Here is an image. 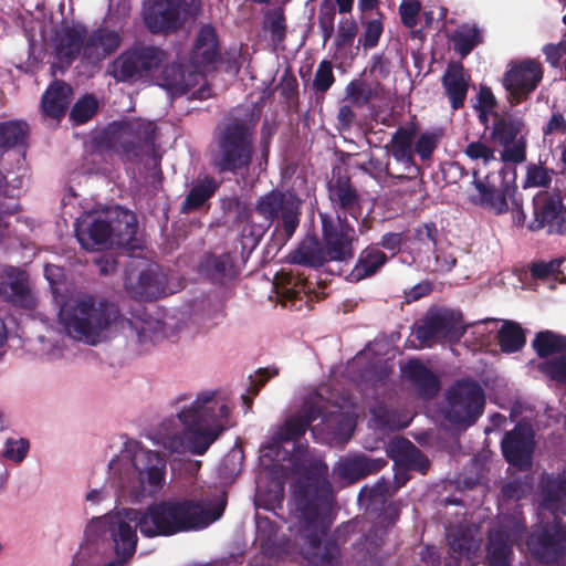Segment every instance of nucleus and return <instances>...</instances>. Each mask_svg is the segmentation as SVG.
I'll use <instances>...</instances> for the list:
<instances>
[{
    "label": "nucleus",
    "mask_w": 566,
    "mask_h": 566,
    "mask_svg": "<svg viewBox=\"0 0 566 566\" xmlns=\"http://www.w3.org/2000/svg\"><path fill=\"white\" fill-rule=\"evenodd\" d=\"M287 261L291 264H297L318 269L328 263L327 254L323 240L315 234L306 235L298 245L289 253Z\"/></svg>",
    "instance_id": "obj_36"
},
{
    "label": "nucleus",
    "mask_w": 566,
    "mask_h": 566,
    "mask_svg": "<svg viewBox=\"0 0 566 566\" xmlns=\"http://www.w3.org/2000/svg\"><path fill=\"white\" fill-rule=\"evenodd\" d=\"M220 59L218 38L211 24H202L197 33L195 44L189 54L190 65L195 70L203 72Z\"/></svg>",
    "instance_id": "obj_31"
},
{
    "label": "nucleus",
    "mask_w": 566,
    "mask_h": 566,
    "mask_svg": "<svg viewBox=\"0 0 566 566\" xmlns=\"http://www.w3.org/2000/svg\"><path fill=\"white\" fill-rule=\"evenodd\" d=\"M555 171L541 164H528L523 181V188H549Z\"/></svg>",
    "instance_id": "obj_55"
},
{
    "label": "nucleus",
    "mask_w": 566,
    "mask_h": 566,
    "mask_svg": "<svg viewBox=\"0 0 566 566\" xmlns=\"http://www.w3.org/2000/svg\"><path fill=\"white\" fill-rule=\"evenodd\" d=\"M72 99V87L62 81H54L41 98L42 111L52 118L63 116Z\"/></svg>",
    "instance_id": "obj_41"
},
{
    "label": "nucleus",
    "mask_w": 566,
    "mask_h": 566,
    "mask_svg": "<svg viewBox=\"0 0 566 566\" xmlns=\"http://www.w3.org/2000/svg\"><path fill=\"white\" fill-rule=\"evenodd\" d=\"M539 507L548 511L553 518L566 514V475L546 474L539 483Z\"/></svg>",
    "instance_id": "obj_32"
},
{
    "label": "nucleus",
    "mask_w": 566,
    "mask_h": 566,
    "mask_svg": "<svg viewBox=\"0 0 566 566\" xmlns=\"http://www.w3.org/2000/svg\"><path fill=\"white\" fill-rule=\"evenodd\" d=\"M124 286L133 298L153 302L167 295V276L157 265L149 264L137 275L132 271L127 272Z\"/></svg>",
    "instance_id": "obj_27"
},
{
    "label": "nucleus",
    "mask_w": 566,
    "mask_h": 566,
    "mask_svg": "<svg viewBox=\"0 0 566 566\" xmlns=\"http://www.w3.org/2000/svg\"><path fill=\"white\" fill-rule=\"evenodd\" d=\"M401 449V458L395 461L398 465L403 463L406 469H418L424 471L428 468V460L422 452L409 440L402 439L398 442Z\"/></svg>",
    "instance_id": "obj_54"
},
{
    "label": "nucleus",
    "mask_w": 566,
    "mask_h": 566,
    "mask_svg": "<svg viewBox=\"0 0 566 566\" xmlns=\"http://www.w3.org/2000/svg\"><path fill=\"white\" fill-rule=\"evenodd\" d=\"M345 96L353 105L360 107L371 101L373 88L367 82L360 78H355L347 84L345 88Z\"/></svg>",
    "instance_id": "obj_57"
},
{
    "label": "nucleus",
    "mask_w": 566,
    "mask_h": 566,
    "mask_svg": "<svg viewBox=\"0 0 566 566\" xmlns=\"http://www.w3.org/2000/svg\"><path fill=\"white\" fill-rule=\"evenodd\" d=\"M52 43L61 63L70 66L80 55L81 72L92 76L101 69L106 55V28L99 27L87 35L86 28L80 22L62 23L55 28Z\"/></svg>",
    "instance_id": "obj_6"
},
{
    "label": "nucleus",
    "mask_w": 566,
    "mask_h": 566,
    "mask_svg": "<svg viewBox=\"0 0 566 566\" xmlns=\"http://www.w3.org/2000/svg\"><path fill=\"white\" fill-rule=\"evenodd\" d=\"M536 354L544 358L546 356L566 350V336L552 331L538 332L532 342Z\"/></svg>",
    "instance_id": "obj_48"
},
{
    "label": "nucleus",
    "mask_w": 566,
    "mask_h": 566,
    "mask_svg": "<svg viewBox=\"0 0 566 566\" xmlns=\"http://www.w3.org/2000/svg\"><path fill=\"white\" fill-rule=\"evenodd\" d=\"M71 566H106V515L87 520Z\"/></svg>",
    "instance_id": "obj_23"
},
{
    "label": "nucleus",
    "mask_w": 566,
    "mask_h": 566,
    "mask_svg": "<svg viewBox=\"0 0 566 566\" xmlns=\"http://www.w3.org/2000/svg\"><path fill=\"white\" fill-rule=\"evenodd\" d=\"M464 155L472 161L481 163L484 167L492 164H500L495 157V150L481 140H473L467 144L463 149Z\"/></svg>",
    "instance_id": "obj_56"
},
{
    "label": "nucleus",
    "mask_w": 566,
    "mask_h": 566,
    "mask_svg": "<svg viewBox=\"0 0 566 566\" xmlns=\"http://www.w3.org/2000/svg\"><path fill=\"white\" fill-rule=\"evenodd\" d=\"M169 52L161 46L135 44L112 63L108 75H112L117 82L148 83L169 61Z\"/></svg>",
    "instance_id": "obj_12"
},
{
    "label": "nucleus",
    "mask_w": 566,
    "mask_h": 566,
    "mask_svg": "<svg viewBox=\"0 0 566 566\" xmlns=\"http://www.w3.org/2000/svg\"><path fill=\"white\" fill-rule=\"evenodd\" d=\"M117 331L135 335L140 345L156 344L166 337V324L138 305L132 317L122 316L117 305L108 302V336Z\"/></svg>",
    "instance_id": "obj_18"
},
{
    "label": "nucleus",
    "mask_w": 566,
    "mask_h": 566,
    "mask_svg": "<svg viewBox=\"0 0 566 566\" xmlns=\"http://www.w3.org/2000/svg\"><path fill=\"white\" fill-rule=\"evenodd\" d=\"M534 444V434L531 428L518 423L504 434L501 441V451L507 463L518 469H525L531 465Z\"/></svg>",
    "instance_id": "obj_28"
},
{
    "label": "nucleus",
    "mask_w": 566,
    "mask_h": 566,
    "mask_svg": "<svg viewBox=\"0 0 566 566\" xmlns=\"http://www.w3.org/2000/svg\"><path fill=\"white\" fill-rule=\"evenodd\" d=\"M533 219L527 223L531 231L545 230L547 234L566 233V206L558 190H541L533 197Z\"/></svg>",
    "instance_id": "obj_21"
},
{
    "label": "nucleus",
    "mask_w": 566,
    "mask_h": 566,
    "mask_svg": "<svg viewBox=\"0 0 566 566\" xmlns=\"http://www.w3.org/2000/svg\"><path fill=\"white\" fill-rule=\"evenodd\" d=\"M189 394L175 399L176 417L184 429L163 433L161 444L170 453L203 455L227 429L230 407L219 390H202L189 403Z\"/></svg>",
    "instance_id": "obj_3"
},
{
    "label": "nucleus",
    "mask_w": 566,
    "mask_h": 566,
    "mask_svg": "<svg viewBox=\"0 0 566 566\" xmlns=\"http://www.w3.org/2000/svg\"><path fill=\"white\" fill-rule=\"evenodd\" d=\"M120 459L134 467L137 472L138 495L154 496L166 483L167 462L157 451L145 449L139 442L127 440L124 443ZM119 457L108 461V471L113 470Z\"/></svg>",
    "instance_id": "obj_14"
},
{
    "label": "nucleus",
    "mask_w": 566,
    "mask_h": 566,
    "mask_svg": "<svg viewBox=\"0 0 566 566\" xmlns=\"http://www.w3.org/2000/svg\"><path fill=\"white\" fill-rule=\"evenodd\" d=\"M485 394L473 379H458L444 392L442 415L458 430H467L483 415Z\"/></svg>",
    "instance_id": "obj_10"
},
{
    "label": "nucleus",
    "mask_w": 566,
    "mask_h": 566,
    "mask_svg": "<svg viewBox=\"0 0 566 566\" xmlns=\"http://www.w3.org/2000/svg\"><path fill=\"white\" fill-rule=\"evenodd\" d=\"M450 560L448 566H461V558H471L479 549L481 539L469 528H457L448 535Z\"/></svg>",
    "instance_id": "obj_40"
},
{
    "label": "nucleus",
    "mask_w": 566,
    "mask_h": 566,
    "mask_svg": "<svg viewBox=\"0 0 566 566\" xmlns=\"http://www.w3.org/2000/svg\"><path fill=\"white\" fill-rule=\"evenodd\" d=\"M464 331L462 315L446 307L429 308L413 326V334L421 345L433 339L459 338Z\"/></svg>",
    "instance_id": "obj_19"
},
{
    "label": "nucleus",
    "mask_w": 566,
    "mask_h": 566,
    "mask_svg": "<svg viewBox=\"0 0 566 566\" xmlns=\"http://www.w3.org/2000/svg\"><path fill=\"white\" fill-rule=\"evenodd\" d=\"M472 176L478 193L472 196L471 201L496 216L506 213L517 192L516 168L501 165L496 171H489L481 177L480 170L474 167Z\"/></svg>",
    "instance_id": "obj_13"
},
{
    "label": "nucleus",
    "mask_w": 566,
    "mask_h": 566,
    "mask_svg": "<svg viewBox=\"0 0 566 566\" xmlns=\"http://www.w3.org/2000/svg\"><path fill=\"white\" fill-rule=\"evenodd\" d=\"M538 369L552 380L566 385V355L555 356L539 363Z\"/></svg>",
    "instance_id": "obj_61"
},
{
    "label": "nucleus",
    "mask_w": 566,
    "mask_h": 566,
    "mask_svg": "<svg viewBox=\"0 0 566 566\" xmlns=\"http://www.w3.org/2000/svg\"><path fill=\"white\" fill-rule=\"evenodd\" d=\"M527 534L526 518L522 506H514L499 514L495 528L488 534L485 563L488 566H514V545H518Z\"/></svg>",
    "instance_id": "obj_11"
},
{
    "label": "nucleus",
    "mask_w": 566,
    "mask_h": 566,
    "mask_svg": "<svg viewBox=\"0 0 566 566\" xmlns=\"http://www.w3.org/2000/svg\"><path fill=\"white\" fill-rule=\"evenodd\" d=\"M202 80L201 72L191 65L178 62L166 63L157 76V85L163 87L172 98L182 96L197 86Z\"/></svg>",
    "instance_id": "obj_29"
},
{
    "label": "nucleus",
    "mask_w": 566,
    "mask_h": 566,
    "mask_svg": "<svg viewBox=\"0 0 566 566\" xmlns=\"http://www.w3.org/2000/svg\"><path fill=\"white\" fill-rule=\"evenodd\" d=\"M439 230L434 222H423L412 229L406 240L418 252L430 251L437 247Z\"/></svg>",
    "instance_id": "obj_47"
},
{
    "label": "nucleus",
    "mask_w": 566,
    "mask_h": 566,
    "mask_svg": "<svg viewBox=\"0 0 566 566\" xmlns=\"http://www.w3.org/2000/svg\"><path fill=\"white\" fill-rule=\"evenodd\" d=\"M254 210L263 218V223L242 228L243 250L252 251L274 222H277L275 231H282L283 242L289 241L300 226L301 201L292 193L272 189L258 198Z\"/></svg>",
    "instance_id": "obj_5"
},
{
    "label": "nucleus",
    "mask_w": 566,
    "mask_h": 566,
    "mask_svg": "<svg viewBox=\"0 0 566 566\" xmlns=\"http://www.w3.org/2000/svg\"><path fill=\"white\" fill-rule=\"evenodd\" d=\"M136 234L135 213L118 205H108V250L118 248L127 252H135L142 249V243Z\"/></svg>",
    "instance_id": "obj_26"
},
{
    "label": "nucleus",
    "mask_w": 566,
    "mask_h": 566,
    "mask_svg": "<svg viewBox=\"0 0 566 566\" xmlns=\"http://www.w3.org/2000/svg\"><path fill=\"white\" fill-rule=\"evenodd\" d=\"M401 374L422 399H432L440 389L438 376L418 358L401 366Z\"/></svg>",
    "instance_id": "obj_33"
},
{
    "label": "nucleus",
    "mask_w": 566,
    "mask_h": 566,
    "mask_svg": "<svg viewBox=\"0 0 566 566\" xmlns=\"http://www.w3.org/2000/svg\"><path fill=\"white\" fill-rule=\"evenodd\" d=\"M323 415L318 397L306 399L298 413L291 416L261 446V458L271 462L287 461L300 476L293 485L296 510L300 512L297 536L300 551L290 538H276L274 524L268 517L256 518V539L270 558L294 560L302 558L313 566H340L342 553L335 535L329 534L332 489L321 460L308 459L307 444L300 439L313 421Z\"/></svg>",
    "instance_id": "obj_1"
},
{
    "label": "nucleus",
    "mask_w": 566,
    "mask_h": 566,
    "mask_svg": "<svg viewBox=\"0 0 566 566\" xmlns=\"http://www.w3.org/2000/svg\"><path fill=\"white\" fill-rule=\"evenodd\" d=\"M322 240L329 262H345L355 255L358 235L354 222L337 221L328 213H319Z\"/></svg>",
    "instance_id": "obj_20"
},
{
    "label": "nucleus",
    "mask_w": 566,
    "mask_h": 566,
    "mask_svg": "<svg viewBox=\"0 0 566 566\" xmlns=\"http://www.w3.org/2000/svg\"><path fill=\"white\" fill-rule=\"evenodd\" d=\"M356 168L365 175H368L377 182L386 181L390 177L388 170V164H385L381 159L370 155L368 160L357 164Z\"/></svg>",
    "instance_id": "obj_62"
},
{
    "label": "nucleus",
    "mask_w": 566,
    "mask_h": 566,
    "mask_svg": "<svg viewBox=\"0 0 566 566\" xmlns=\"http://www.w3.org/2000/svg\"><path fill=\"white\" fill-rule=\"evenodd\" d=\"M543 78L541 64L531 59L511 66L504 74L503 85L512 106L526 99L536 90Z\"/></svg>",
    "instance_id": "obj_24"
},
{
    "label": "nucleus",
    "mask_w": 566,
    "mask_h": 566,
    "mask_svg": "<svg viewBox=\"0 0 566 566\" xmlns=\"http://www.w3.org/2000/svg\"><path fill=\"white\" fill-rule=\"evenodd\" d=\"M28 136V125L21 120L0 123V148L23 145Z\"/></svg>",
    "instance_id": "obj_50"
},
{
    "label": "nucleus",
    "mask_w": 566,
    "mask_h": 566,
    "mask_svg": "<svg viewBox=\"0 0 566 566\" xmlns=\"http://www.w3.org/2000/svg\"><path fill=\"white\" fill-rule=\"evenodd\" d=\"M373 419L376 426L382 430H399L409 424V419L398 409L380 402L371 408Z\"/></svg>",
    "instance_id": "obj_45"
},
{
    "label": "nucleus",
    "mask_w": 566,
    "mask_h": 566,
    "mask_svg": "<svg viewBox=\"0 0 566 566\" xmlns=\"http://www.w3.org/2000/svg\"><path fill=\"white\" fill-rule=\"evenodd\" d=\"M365 354L358 353L355 358L349 363V368H359V378L371 382L373 385L385 384L391 373L390 368L387 367L380 359L374 358L363 364Z\"/></svg>",
    "instance_id": "obj_44"
},
{
    "label": "nucleus",
    "mask_w": 566,
    "mask_h": 566,
    "mask_svg": "<svg viewBox=\"0 0 566 566\" xmlns=\"http://www.w3.org/2000/svg\"><path fill=\"white\" fill-rule=\"evenodd\" d=\"M75 235L81 247L91 252L104 253L106 250V213L87 212L75 223ZM102 256L93 259L102 275L106 274V261Z\"/></svg>",
    "instance_id": "obj_25"
},
{
    "label": "nucleus",
    "mask_w": 566,
    "mask_h": 566,
    "mask_svg": "<svg viewBox=\"0 0 566 566\" xmlns=\"http://www.w3.org/2000/svg\"><path fill=\"white\" fill-rule=\"evenodd\" d=\"M108 151L116 153L124 163L139 164L151 158L154 167L160 165L156 151V125L140 119L108 123Z\"/></svg>",
    "instance_id": "obj_9"
},
{
    "label": "nucleus",
    "mask_w": 566,
    "mask_h": 566,
    "mask_svg": "<svg viewBox=\"0 0 566 566\" xmlns=\"http://www.w3.org/2000/svg\"><path fill=\"white\" fill-rule=\"evenodd\" d=\"M322 430L326 432L334 441L346 443L350 440L356 420L353 416L340 411L329 412L322 417Z\"/></svg>",
    "instance_id": "obj_43"
},
{
    "label": "nucleus",
    "mask_w": 566,
    "mask_h": 566,
    "mask_svg": "<svg viewBox=\"0 0 566 566\" xmlns=\"http://www.w3.org/2000/svg\"><path fill=\"white\" fill-rule=\"evenodd\" d=\"M59 321L71 338L96 345L106 329V298L87 293L72 296L62 304Z\"/></svg>",
    "instance_id": "obj_7"
},
{
    "label": "nucleus",
    "mask_w": 566,
    "mask_h": 566,
    "mask_svg": "<svg viewBox=\"0 0 566 566\" xmlns=\"http://www.w3.org/2000/svg\"><path fill=\"white\" fill-rule=\"evenodd\" d=\"M335 82V76L333 72V64L328 60H323L319 62L313 80V91L316 94L326 93Z\"/></svg>",
    "instance_id": "obj_60"
},
{
    "label": "nucleus",
    "mask_w": 566,
    "mask_h": 566,
    "mask_svg": "<svg viewBox=\"0 0 566 566\" xmlns=\"http://www.w3.org/2000/svg\"><path fill=\"white\" fill-rule=\"evenodd\" d=\"M533 489V479L530 475L517 476L504 482L501 486V496L505 502L526 497Z\"/></svg>",
    "instance_id": "obj_52"
},
{
    "label": "nucleus",
    "mask_w": 566,
    "mask_h": 566,
    "mask_svg": "<svg viewBox=\"0 0 566 566\" xmlns=\"http://www.w3.org/2000/svg\"><path fill=\"white\" fill-rule=\"evenodd\" d=\"M525 545L537 562L562 565L566 559V527L558 518L542 520L532 525Z\"/></svg>",
    "instance_id": "obj_16"
},
{
    "label": "nucleus",
    "mask_w": 566,
    "mask_h": 566,
    "mask_svg": "<svg viewBox=\"0 0 566 566\" xmlns=\"http://www.w3.org/2000/svg\"><path fill=\"white\" fill-rule=\"evenodd\" d=\"M442 134L438 130H427L421 133L415 143V153L422 161L430 160L433 151L439 145Z\"/></svg>",
    "instance_id": "obj_58"
},
{
    "label": "nucleus",
    "mask_w": 566,
    "mask_h": 566,
    "mask_svg": "<svg viewBox=\"0 0 566 566\" xmlns=\"http://www.w3.org/2000/svg\"><path fill=\"white\" fill-rule=\"evenodd\" d=\"M220 182L212 176L199 175L190 186L188 193L181 205V212L189 213L197 211L214 196Z\"/></svg>",
    "instance_id": "obj_38"
},
{
    "label": "nucleus",
    "mask_w": 566,
    "mask_h": 566,
    "mask_svg": "<svg viewBox=\"0 0 566 566\" xmlns=\"http://www.w3.org/2000/svg\"><path fill=\"white\" fill-rule=\"evenodd\" d=\"M336 15V7L331 0H324L319 4L318 28L321 30L323 41L326 43L334 34Z\"/></svg>",
    "instance_id": "obj_59"
},
{
    "label": "nucleus",
    "mask_w": 566,
    "mask_h": 566,
    "mask_svg": "<svg viewBox=\"0 0 566 566\" xmlns=\"http://www.w3.org/2000/svg\"><path fill=\"white\" fill-rule=\"evenodd\" d=\"M200 6V0H148L143 6V22L153 34H172L198 15Z\"/></svg>",
    "instance_id": "obj_15"
},
{
    "label": "nucleus",
    "mask_w": 566,
    "mask_h": 566,
    "mask_svg": "<svg viewBox=\"0 0 566 566\" xmlns=\"http://www.w3.org/2000/svg\"><path fill=\"white\" fill-rule=\"evenodd\" d=\"M235 261V255L229 252L220 255L207 253L198 264V273L212 283L223 284L238 275Z\"/></svg>",
    "instance_id": "obj_34"
},
{
    "label": "nucleus",
    "mask_w": 566,
    "mask_h": 566,
    "mask_svg": "<svg viewBox=\"0 0 566 566\" xmlns=\"http://www.w3.org/2000/svg\"><path fill=\"white\" fill-rule=\"evenodd\" d=\"M454 50L467 56L481 42V34L474 25L463 24L452 35Z\"/></svg>",
    "instance_id": "obj_51"
},
{
    "label": "nucleus",
    "mask_w": 566,
    "mask_h": 566,
    "mask_svg": "<svg viewBox=\"0 0 566 566\" xmlns=\"http://www.w3.org/2000/svg\"><path fill=\"white\" fill-rule=\"evenodd\" d=\"M224 506V502L207 507L201 501L167 500L149 505L145 512L136 509H122L116 515L108 512V527L117 525L116 531L112 530L116 559L108 562V566H124L135 554L137 528L149 538L203 530L222 516Z\"/></svg>",
    "instance_id": "obj_2"
},
{
    "label": "nucleus",
    "mask_w": 566,
    "mask_h": 566,
    "mask_svg": "<svg viewBox=\"0 0 566 566\" xmlns=\"http://www.w3.org/2000/svg\"><path fill=\"white\" fill-rule=\"evenodd\" d=\"M387 262V254L378 245L369 244L360 251L354 268L347 275V281L357 283L373 277Z\"/></svg>",
    "instance_id": "obj_37"
},
{
    "label": "nucleus",
    "mask_w": 566,
    "mask_h": 566,
    "mask_svg": "<svg viewBox=\"0 0 566 566\" xmlns=\"http://www.w3.org/2000/svg\"><path fill=\"white\" fill-rule=\"evenodd\" d=\"M106 154V130L98 132L91 140L88 155L85 158V172L103 174Z\"/></svg>",
    "instance_id": "obj_46"
},
{
    "label": "nucleus",
    "mask_w": 566,
    "mask_h": 566,
    "mask_svg": "<svg viewBox=\"0 0 566 566\" xmlns=\"http://www.w3.org/2000/svg\"><path fill=\"white\" fill-rule=\"evenodd\" d=\"M0 295L15 306L32 310L36 300L31 292L24 272L15 268L0 271Z\"/></svg>",
    "instance_id": "obj_30"
},
{
    "label": "nucleus",
    "mask_w": 566,
    "mask_h": 566,
    "mask_svg": "<svg viewBox=\"0 0 566 566\" xmlns=\"http://www.w3.org/2000/svg\"><path fill=\"white\" fill-rule=\"evenodd\" d=\"M212 166L219 174L237 175L249 169L254 154L253 129L244 122L228 120L214 130Z\"/></svg>",
    "instance_id": "obj_8"
},
{
    "label": "nucleus",
    "mask_w": 566,
    "mask_h": 566,
    "mask_svg": "<svg viewBox=\"0 0 566 566\" xmlns=\"http://www.w3.org/2000/svg\"><path fill=\"white\" fill-rule=\"evenodd\" d=\"M469 77L461 64H451L442 76V86L450 101L451 108L457 111L463 107L469 90Z\"/></svg>",
    "instance_id": "obj_39"
},
{
    "label": "nucleus",
    "mask_w": 566,
    "mask_h": 566,
    "mask_svg": "<svg viewBox=\"0 0 566 566\" xmlns=\"http://www.w3.org/2000/svg\"><path fill=\"white\" fill-rule=\"evenodd\" d=\"M386 464L387 462L382 458L374 459L359 454L339 459L334 467V471L340 479L354 482L380 471Z\"/></svg>",
    "instance_id": "obj_35"
},
{
    "label": "nucleus",
    "mask_w": 566,
    "mask_h": 566,
    "mask_svg": "<svg viewBox=\"0 0 566 566\" xmlns=\"http://www.w3.org/2000/svg\"><path fill=\"white\" fill-rule=\"evenodd\" d=\"M99 107L97 98L93 94H85L73 105L70 119L75 125L87 123L97 113Z\"/></svg>",
    "instance_id": "obj_53"
},
{
    "label": "nucleus",
    "mask_w": 566,
    "mask_h": 566,
    "mask_svg": "<svg viewBox=\"0 0 566 566\" xmlns=\"http://www.w3.org/2000/svg\"><path fill=\"white\" fill-rule=\"evenodd\" d=\"M501 350L516 353L525 345V335L522 327L514 322H505L497 333Z\"/></svg>",
    "instance_id": "obj_49"
},
{
    "label": "nucleus",
    "mask_w": 566,
    "mask_h": 566,
    "mask_svg": "<svg viewBox=\"0 0 566 566\" xmlns=\"http://www.w3.org/2000/svg\"><path fill=\"white\" fill-rule=\"evenodd\" d=\"M391 483L381 476L371 486H363L357 501L365 507L367 514L373 516L374 523L361 539L354 545V557L357 566H380L379 548L384 543L389 526H392L399 517V510L390 501Z\"/></svg>",
    "instance_id": "obj_4"
},
{
    "label": "nucleus",
    "mask_w": 566,
    "mask_h": 566,
    "mask_svg": "<svg viewBox=\"0 0 566 566\" xmlns=\"http://www.w3.org/2000/svg\"><path fill=\"white\" fill-rule=\"evenodd\" d=\"M327 193L334 220L358 223L364 199L348 175L338 172L327 182Z\"/></svg>",
    "instance_id": "obj_22"
},
{
    "label": "nucleus",
    "mask_w": 566,
    "mask_h": 566,
    "mask_svg": "<svg viewBox=\"0 0 566 566\" xmlns=\"http://www.w3.org/2000/svg\"><path fill=\"white\" fill-rule=\"evenodd\" d=\"M382 23L379 19H373L365 24L363 34L358 42L365 50L375 48L382 34Z\"/></svg>",
    "instance_id": "obj_64"
},
{
    "label": "nucleus",
    "mask_w": 566,
    "mask_h": 566,
    "mask_svg": "<svg viewBox=\"0 0 566 566\" xmlns=\"http://www.w3.org/2000/svg\"><path fill=\"white\" fill-rule=\"evenodd\" d=\"M526 125L521 117L494 114L490 139L503 148L500 154L502 165H516L526 160Z\"/></svg>",
    "instance_id": "obj_17"
},
{
    "label": "nucleus",
    "mask_w": 566,
    "mask_h": 566,
    "mask_svg": "<svg viewBox=\"0 0 566 566\" xmlns=\"http://www.w3.org/2000/svg\"><path fill=\"white\" fill-rule=\"evenodd\" d=\"M417 128L415 125L400 126L391 137V155L395 160L402 164L405 169L416 168L412 142Z\"/></svg>",
    "instance_id": "obj_42"
},
{
    "label": "nucleus",
    "mask_w": 566,
    "mask_h": 566,
    "mask_svg": "<svg viewBox=\"0 0 566 566\" xmlns=\"http://www.w3.org/2000/svg\"><path fill=\"white\" fill-rule=\"evenodd\" d=\"M30 449V442L25 438H8L4 442L3 457L15 463L22 462Z\"/></svg>",
    "instance_id": "obj_63"
}]
</instances>
